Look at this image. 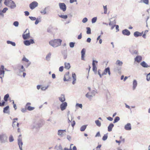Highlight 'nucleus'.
I'll list each match as a JSON object with an SVG mask.
<instances>
[{
    "label": "nucleus",
    "instance_id": "2eb2a0df",
    "mask_svg": "<svg viewBox=\"0 0 150 150\" xmlns=\"http://www.w3.org/2000/svg\"><path fill=\"white\" fill-rule=\"evenodd\" d=\"M122 34L124 35L129 36L130 34V32L127 29L123 30L122 31Z\"/></svg>",
    "mask_w": 150,
    "mask_h": 150
},
{
    "label": "nucleus",
    "instance_id": "4c0bfd02",
    "mask_svg": "<svg viewBox=\"0 0 150 150\" xmlns=\"http://www.w3.org/2000/svg\"><path fill=\"white\" fill-rule=\"evenodd\" d=\"M120 120V118L119 117L117 116L116 117L114 120L113 123H115L117 122L118 121H119Z\"/></svg>",
    "mask_w": 150,
    "mask_h": 150
},
{
    "label": "nucleus",
    "instance_id": "f8f14e48",
    "mask_svg": "<svg viewBox=\"0 0 150 150\" xmlns=\"http://www.w3.org/2000/svg\"><path fill=\"white\" fill-rule=\"evenodd\" d=\"M59 6L60 9L63 11H65L66 10V6L64 3H59Z\"/></svg>",
    "mask_w": 150,
    "mask_h": 150
},
{
    "label": "nucleus",
    "instance_id": "f3484780",
    "mask_svg": "<svg viewBox=\"0 0 150 150\" xmlns=\"http://www.w3.org/2000/svg\"><path fill=\"white\" fill-rule=\"evenodd\" d=\"M49 44L52 47H56V39H54V40L50 41L49 42Z\"/></svg>",
    "mask_w": 150,
    "mask_h": 150
},
{
    "label": "nucleus",
    "instance_id": "ea45409f",
    "mask_svg": "<svg viewBox=\"0 0 150 150\" xmlns=\"http://www.w3.org/2000/svg\"><path fill=\"white\" fill-rule=\"evenodd\" d=\"M108 134H105L102 138V140L103 141L106 140L108 138Z\"/></svg>",
    "mask_w": 150,
    "mask_h": 150
},
{
    "label": "nucleus",
    "instance_id": "a19ab883",
    "mask_svg": "<svg viewBox=\"0 0 150 150\" xmlns=\"http://www.w3.org/2000/svg\"><path fill=\"white\" fill-rule=\"evenodd\" d=\"M9 97V95L8 94H6L4 96V100L6 101H7L8 100V99Z\"/></svg>",
    "mask_w": 150,
    "mask_h": 150
},
{
    "label": "nucleus",
    "instance_id": "a18cd8bd",
    "mask_svg": "<svg viewBox=\"0 0 150 150\" xmlns=\"http://www.w3.org/2000/svg\"><path fill=\"white\" fill-rule=\"evenodd\" d=\"M27 108V109L29 111H31L34 109V108L30 106H28Z\"/></svg>",
    "mask_w": 150,
    "mask_h": 150
},
{
    "label": "nucleus",
    "instance_id": "0eeeda50",
    "mask_svg": "<svg viewBox=\"0 0 150 150\" xmlns=\"http://www.w3.org/2000/svg\"><path fill=\"white\" fill-rule=\"evenodd\" d=\"M8 137L6 134H2L0 135V139L2 142L4 143L7 141Z\"/></svg>",
    "mask_w": 150,
    "mask_h": 150
},
{
    "label": "nucleus",
    "instance_id": "680f3d73",
    "mask_svg": "<svg viewBox=\"0 0 150 150\" xmlns=\"http://www.w3.org/2000/svg\"><path fill=\"white\" fill-rule=\"evenodd\" d=\"M28 63L26 65V68H28L31 64V63L29 61L28 62H27Z\"/></svg>",
    "mask_w": 150,
    "mask_h": 150
},
{
    "label": "nucleus",
    "instance_id": "338daca9",
    "mask_svg": "<svg viewBox=\"0 0 150 150\" xmlns=\"http://www.w3.org/2000/svg\"><path fill=\"white\" fill-rule=\"evenodd\" d=\"M100 135L99 132H98L95 136V137H100Z\"/></svg>",
    "mask_w": 150,
    "mask_h": 150
},
{
    "label": "nucleus",
    "instance_id": "7ed1b4c3",
    "mask_svg": "<svg viewBox=\"0 0 150 150\" xmlns=\"http://www.w3.org/2000/svg\"><path fill=\"white\" fill-rule=\"evenodd\" d=\"M123 64V62L122 61L119 60H117L115 64L118 66L116 67L115 68V71H120L121 69V67L122 65Z\"/></svg>",
    "mask_w": 150,
    "mask_h": 150
},
{
    "label": "nucleus",
    "instance_id": "1a4fd4ad",
    "mask_svg": "<svg viewBox=\"0 0 150 150\" xmlns=\"http://www.w3.org/2000/svg\"><path fill=\"white\" fill-rule=\"evenodd\" d=\"M66 132V130H59L58 131V135L60 137H63L65 135V132Z\"/></svg>",
    "mask_w": 150,
    "mask_h": 150
},
{
    "label": "nucleus",
    "instance_id": "c03bdc74",
    "mask_svg": "<svg viewBox=\"0 0 150 150\" xmlns=\"http://www.w3.org/2000/svg\"><path fill=\"white\" fill-rule=\"evenodd\" d=\"M46 8H45L43 10L41 11L40 13L43 14H45L46 13Z\"/></svg>",
    "mask_w": 150,
    "mask_h": 150
},
{
    "label": "nucleus",
    "instance_id": "69168bd1",
    "mask_svg": "<svg viewBox=\"0 0 150 150\" xmlns=\"http://www.w3.org/2000/svg\"><path fill=\"white\" fill-rule=\"evenodd\" d=\"M72 123H71V126H72L73 127H74V126L75 125V124H76V123H75V121H74V120H73L72 122Z\"/></svg>",
    "mask_w": 150,
    "mask_h": 150
},
{
    "label": "nucleus",
    "instance_id": "49530a36",
    "mask_svg": "<svg viewBox=\"0 0 150 150\" xmlns=\"http://www.w3.org/2000/svg\"><path fill=\"white\" fill-rule=\"evenodd\" d=\"M97 20V17H95L93 18L92 19L91 22L92 23H93L96 22Z\"/></svg>",
    "mask_w": 150,
    "mask_h": 150
},
{
    "label": "nucleus",
    "instance_id": "a211bd4d",
    "mask_svg": "<svg viewBox=\"0 0 150 150\" xmlns=\"http://www.w3.org/2000/svg\"><path fill=\"white\" fill-rule=\"evenodd\" d=\"M143 32L142 33H140L138 31H136L134 32V36L136 37H137L139 36H141L143 34Z\"/></svg>",
    "mask_w": 150,
    "mask_h": 150
},
{
    "label": "nucleus",
    "instance_id": "cd10ccee",
    "mask_svg": "<svg viewBox=\"0 0 150 150\" xmlns=\"http://www.w3.org/2000/svg\"><path fill=\"white\" fill-rule=\"evenodd\" d=\"M109 69L110 68L109 67H108L107 68H105V69L104 72L102 73V75H106L107 73H108V71Z\"/></svg>",
    "mask_w": 150,
    "mask_h": 150
},
{
    "label": "nucleus",
    "instance_id": "c9c22d12",
    "mask_svg": "<svg viewBox=\"0 0 150 150\" xmlns=\"http://www.w3.org/2000/svg\"><path fill=\"white\" fill-rule=\"evenodd\" d=\"M62 40L59 39H57V46H60L61 44Z\"/></svg>",
    "mask_w": 150,
    "mask_h": 150
},
{
    "label": "nucleus",
    "instance_id": "2f4dec72",
    "mask_svg": "<svg viewBox=\"0 0 150 150\" xmlns=\"http://www.w3.org/2000/svg\"><path fill=\"white\" fill-rule=\"evenodd\" d=\"M7 43L8 44H10L13 46H16V43L15 42L9 40L7 41Z\"/></svg>",
    "mask_w": 150,
    "mask_h": 150
},
{
    "label": "nucleus",
    "instance_id": "37998d69",
    "mask_svg": "<svg viewBox=\"0 0 150 150\" xmlns=\"http://www.w3.org/2000/svg\"><path fill=\"white\" fill-rule=\"evenodd\" d=\"M9 141L10 142H13L14 141V139L12 135H11L9 138Z\"/></svg>",
    "mask_w": 150,
    "mask_h": 150
},
{
    "label": "nucleus",
    "instance_id": "9d476101",
    "mask_svg": "<svg viewBox=\"0 0 150 150\" xmlns=\"http://www.w3.org/2000/svg\"><path fill=\"white\" fill-rule=\"evenodd\" d=\"M38 4L37 2L35 1L33 2L29 5L30 8L33 10L38 6Z\"/></svg>",
    "mask_w": 150,
    "mask_h": 150
},
{
    "label": "nucleus",
    "instance_id": "864d4df0",
    "mask_svg": "<svg viewBox=\"0 0 150 150\" xmlns=\"http://www.w3.org/2000/svg\"><path fill=\"white\" fill-rule=\"evenodd\" d=\"M88 21V19L86 18H84L82 20V22L83 23H85L86 22Z\"/></svg>",
    "mask_w": 150,
    "mask_h": 150
},
{
    "label": "nucleus",
    "instance_id": "e2e57ef3",
    "mask_svg": "<svg viewBox=\"0 0 150 150\" xmlns=\"http://www.w3.org/2000/svg\"><path fill=\"white\" fill-rule=\"evenodd\" d=\"M115 26L116 27V29L117 30L116 32L118 31H119L118 25H115Z\"/></svg>",
    "mask_w": 150,
    "mask_h": 150
},
{
    "label": "nucleus",
    "instance_id": "0e129e2a",
    "mask_svg": "<svg viewBox=\"0 0 150 150\" xmlns=\"http://www.w3.org/2000/svg\"><path fill=\"white\" fill-rule=\"evenodd\" d=\"M107 119H108V120L109 121H112L113 119L112 118L110 117H107Z\"/></svg>",
    "mask_w": 150,
    "mask_h": 150
},
{
    "label": "nucleus",
    "instance_id": "13d9d810",
    "mask_svg": "<svg viewBox=\"0 0 150 150\" xmlns=\"http://www.w3.org/2000/svg\"><path fill=\"white\" fill-rule=\"evenodd\" d=\"M29 18L32 21H35L36 20V18L35 17L29 16Z\"/></svg>",
    "mask_w": 150,
    "mask_h": 150
},
{
    "label": "nucleus",
    "instance_id": "c85d7f7f",
    "mask_svg": "<svg viewBox=\"0 0 150 150\" xmlns=\"http://www.w3.org/2000/svg\"><path fill=\"white\" fill-rule=\"evenodd\" d=\"M5 74L4 70H0V78L2 79V78L4 77Z\"/></svg>",
    "mask_w": 150,
    "mask_h": 150
},
{
    "label": "nucleus",
    "instance_id": "412c9836",
    "mask_svg": "<svg viewBox=\"0 0 150 150\" xmlns=\"http://www.w3.org/2000/svg\"><path fill=\"white\" fill-rule=\"evenodd\" d=\"M142 59V57L141 56H137L134 59L135 61L137 62H139Z\"/></svg>",
    "mask_w": 150,
    "mask_h": 150
},
{
    "label": "nucleus",
    "instance_id": "39448f33",
    "mask_svg": "<svg viewBox=\"0 0 150 150\" xmlns=\"http://www.w3.org/2000/svg\"><path fill=\"white\" fill-rule=\"evenodd\" d=\"M40 127V124L39 123L38 121L35 120L31 128L32 129H35L37 130Z\"/></svg>",
    "mask_w": 150,
    "mask_h": 150
},
{
    "label": "nucleus",
    "instance_id": "58836bf2",
    "mask_svg": "<svg viewBox=\"0 0 150 150\" xmlns=\"http://www.w3.org/2000/svg\"><path fill=\"white\" fill-rule=\"evenodd\" d=\"M140 2L146 4H149V0H141Z\"/></svg>",
    "mask_w": 150,
    "mask_h": 150
},
{
    "label": "nucleus",
    "instance_id": "473e14b6",
    "mask_svg": "<svg viewBox=\"0 0 150 150\" xmlns=\"http://www.w3.org/2000/svg\"><path fill=\"white\" fill-rule=\"evenodd\" d=\"M95 123L96 124V125L98 127H100L101 125V123L98 120H95Z\"/></svg>",
    "mask_w": 150,
    "mask_h": 150
},
{
    "label": "nucleus",
    "instance_id": "e433bc0d",
    "mask_svg": "<svg viewBox=\"0 0 150 150\" xmlns=\"http://www.w3.org/2000/svg\"><path fill=\"white\" fill-rule=\"evenodd\" d=\"M86 128V125H84L82 126L80 128V130L81 131L83 132L84 131L85 129Z\"/></svg>",
    "mask_w": 150,
    "mask_h": 150
},
{
    "label": "nucleus",
    "instance_id": "f03ea898",
    "mask_svg": "<svg viewBox=\"0 0 150 150\" xmlns=\"http://www.w3.org/2000/svg\"><path fill=\"white\" fill-rule=\"evenodd\" d=\"M4 3L11 9H14L16 7L15 3L13 1L11 0H5Z\"/></svg>",
    "mask_w": 150,
    "mask_h": 150
},
{
    "label": "nucleus",
    "instance_id": "6ab92c4d",
    "mask_svg": "<svg viewBox=\"0 0 150 150\" xmlns=\"http://www.w3.org/2000/svg\"><path fill=\"white\" fill-rule=\"evenodd\" d=\"M3 112L4 113L9 114V106L8 105L4 108Z\"/></svg>",
    "mask_w": 150,
    "mask_h": 150
},
{
    "label": "nucleus",
    "instance_id": "8fccbe9b",
    "mask_svg": "<svg viewBox=\"0 0 150 150\" xmlns=\"http://www.w3.org/2000/svg\"><path fill=\"white\" fill-rule=\"evenodd\" d=\"M146 77L147 81H149L150 80V72L147 75Z\"/></svg>",
    "mask_w": 150,
    "mask_h": 150
},
{
    "label": "nucleus",
    "instance_id": "bf43d9fd",
    "mask_svg": "<svg viewBox=\"0 0 150 150\" xmlns=\"http://www.w3.org/2000/svg\"><path fill=\"white\" fill-rule=\"evenodd\" d=\"M8 10V8H7L6 7L4 8L1 11L2 12L5 13Z\"/></svg>",
    "mask_w": 150,
    "mask_h": 150
},
{
    "label": "nucleus",
    "instance_id": "72a5a7b5",
    "mask_svg": "<svg viewBox=\"0 0 150 150\" xmlns=\"http://www.w3.org/2000/svg\"><path fill=\"white\" fill-rule=\"evenodd\" d=\"M59 16L62 18L66 19L68 18V16L67 15H63L58 14Z\"/></svg>",
    "mask_w": 150,
    "mask_h": 150
},
{
    "label": "nucleus",
    "instance_id": "aec40b11",
    "mask_svg": "<svg viewBox=\"0 0 150 150\" xmlns=\"http://www.w3.org/2000/svg\"><path fill=\"white\" fill-rule=\"evenodd\" d=\"M72 77L73 79L72 84L74 85L76 83V75L73 72L72 73Z\"/></svg>",
    "mask_w": 150,
    "mask_h": 150
},
{
    "label": "nucleus",
    "instance_id": "9b49d317",
    "mask_svg": "<svg viewBox=\"0 0 150 150\" xmlns=\"http://www.w3.org/2000/svg\"><path fill=\"white\" fill-rule=\"evenodd\" d=\"M24 44L26 46H29L31 44H33L35 43V42L33 39H31L29 40H26L24 41Z\"/></svg>",
    "mask_w": 150,
    "mask_h": 150
},
{
    "label": "nucleus",
    "instance_id": "6e6d98bb",
    "mask_svg": "<svg viewBox=\"0 0 150 150\" xmlns=\"http://www.w3.org/2000/svg\"><path fill=\"white\" fill-rule=\"evenodd\" d=\"M27 108L25 107V108H22L21 109V111L22 112L24 113L26 112Z\"/></svg>",
    "mask_w": 150,
    "mask_h": 150
},
{
    "label": "nucleus",
    "instance_id": "6e6552de",
    "mask_svg": "<svg viewBox=\"0 0 150 150\" xmlns=\"http://www.w3.org/2000/svg\"><path fill=\"white\" fill-rule=\"evenodd\" d=\"M21 137V135H19L18 136V144L20 150H22V146L23 144V143L22 141V139Z\"/></svg>",
    "mask_w": 150,
    "mask_h": 150
},
{
    "label": "nucleus",
    "instance_id": "7c9ffc66",
    "mask_svg": "<svg viewBox=\"0 0 150 150\" xmlns=\"http://www.w3.org/2000/svg\"><path fill=\"white\" fill-rule=\"evenodd\" d=\"M51 55V53L50 52H49L48 54H47L46 57V59L47 61H49L50 59Z\"/></svg>",
    "mask_w": 150,
    "mask_h": 150
},
{
    "label": "nucleus",
    "instance_id": "5701e85b",
    "mask_svg": "<svg viewBox=\"0 0 150 150\" xmlns=\"http://www.w3.org/2000/svg\"><path fill=\"white\" fill-rule=\"evenodd\" d=\"M140 65L144 68H148L149 67L147 64L144 61H143L140 63Z\"/></svg>",
    "mask_w": 150,
    "mask_h": 150
},
{
    "label": "nucleus",
    "instance_id": "4d7b16f0",
    "mask_svg": "<svg viewBox=\"0 0 150 150\" xmlns=\"http://www.w3.org/2000/svg\"><path fill=\"white\" fill-rule=\"evenodd\" d=\"M22 61H25L26 62H28L29 60L28 59H27L25 57H24L22 59Z\"/></svg>",
    "mask_w": 150,
    "mask_h": 150
},
{
    "label": "nucleus",
    "instance_id": "4be33fe9",
    "mask_svg": "<svg viewBox=\"0 0 150 150\" xmlns=\"http://www.w3.org/2000/svg\"><path fill=\"white\" fill-rule=\"evenodd\" d=\"M86 50L84 48H83L81 51V59L82 60H84V56L85 54Z\"/></svg>",
    "mask_w": 150,
    "mask_h": 150
},
{
    "label": "nucleus",
    "instance_id": "393cba45",
    "mask_svg": "<svg viewBox=\"0 0 150 150\" xmlns=\"http://www.w3.org/2000/svg\"><path fill=\"white\" fill-rule=\"evenodd\" d=\"M114 126V125L112 123H110L108 127V131H111L112 130V129L113 127Z\"/></svg>",
    "mask_w": 150,
    "mask_h": 150
},
{
    "label": "nucleus",
    "instance_id": "79ce46f5",
    "mask_svg": "<svg viewBox=\"0 0 150 150\" xmlns=\"http://www.w3.org/2000/svg\"><path fill=\"white\" fill-rule=\"evenodd\" d=\"M87 31L86 33L88 34H91V29L89 27H87L86 28Z\"/></svg>",
    "mask_w": 150,
    "mask_h": 150
},
{
    "label": "nucleus",
    "instance_id": "774afa93",
    "mask_svg": "<svg viewBox=\"0 0 150 150\" xmlns=\"http://www.w3.org/2000/svg\"><path fill=\"white\" fill-rule=\"evenodd\" d=\"M24 13H25V15L26 16H28L29 15V13L28 11H25Z\"/></svg>",
    "mask_w": 150,
    "mask_h": 150
},
{
    "label": "nucleus",
    "instance_id": "de8ad7c7",
    "mask_svg": "<svg viewBox=\"0 0 150 150\" xmlns=\"http://www.w3.org/2000/svg\"><path fill=\"white\" fill-rule=\"evenodd\" d=\"M103 7L104 8V14H106L107 13V6H103Z\"/></svg>",
    "mask_w": 150,
    "mask_h": 150
},
{
    "label": "nucleus",
    "instance_id": "c756f323",
    "mask_svg": "<svg viewBox=\"0 0 150 150\" xmlns=\"http://www.w3.org/2000/svg\"><path fill=\"white\" fill-rule=\"evenodd\" d=\"M92 66H93V71H94L95 73L96 72L97 68L96 67V65L95 64H94L93 63H92Z\"/></svg>",
    "mask_w": 150,
    "mask_h": 150
},
{
    "label": "nucleus",
    "instance_id": "f257e3e1",
    "mask_svg": "<svg viewBox=\"0 0 150 150\" xmlns=\"http://www.w3.org/2000/svg\"><path fill=\"white\" fill-rule=\"evenodd\" d=\"M18 70V72L17 73V75L21 76H22V73H23V77H25L26 75L25 72V69L24 68L23 66L22 65H19L18 66L17 68Z\"/></svg>",
    "mask_w": 150,
    "mask_h": 150
},
{
    "label": "nucleus",
    "instance_id": "bb28decb",
    "mask_svg": "<svg viewBox=\"0 0 150 150\" xmlns=\"http://www.w3.org/2000/svg\"><path fill=\"white\" fill-rule=\"evenodd\" d=\"M71 67L70 64L69 63L65 62L64 63V68L67 69H69Z\"/></svg>",
    "mask_w": 150,
    "mask_h": 150
},
{
    "label": "nucleus",
    "instance_id": "052dcab7",
    "mask_svg": "<svg viewBox=\"0 0 150 150\" xmlns=\"http://www.w3.org/2000/svg\"><path fill=\"white\" fill-rule=\"evenodd\" d=\"M64 67L63 66L60 67L59 69V70L60 71L62 72L63 71Z\"/></svg>",
    "mask_w": 150,
    "mask_h": 150
},
{
    "label": "nucleus",
    "instance_id": "4468645a",
    "mask_svg": "<svg viewBox=\"0 0 150 150\" xmlns=\"http://www.w3.org/2000/svg\"><path fill=\"white\" fill-rule=\"evenodd\" d=\"M69 72H67L65 74L63 80L64 81H70V78L69 76Z\"/></svg>",
    "mask_w": 150,
    "mask_h": 150
},
{
    "label": "nucleus",
    "instance_id": "423d86ee",
    "mask_svg": "<svg viewBox=\"0 0 150 150\" xmlns=\"http://www.w3.org/2000/svg\"><path fill=\"white\" fill-rule=\"evenodd\" d=\"M96 91L93 90L91 92V95H89L90 93H88L86 95V98L89 99H91L96 94Z\"/></svg>",
    "mask_w": 150,
    "mask_h": 150
},
{
    "label": "nucleus",
    "instance_id": "a878e982",
    "mask_svg": "<svg viewBox=\"0 0 150 150\" xmlns=\"http://www.w3.org/2000/svg\"><path fill=\"white\" fill-rule=\"evenodd\" d=\"M59 100L62 102H63L65 100L64 96L63 95H62L59 98Z\"/></svg>",
    "mask_w": 150,
    "mask_h": 150
},
{
    "label": "nucleus",
    "instance_id": "5fc2aeb1",
    "mask_svg": "<svg viewBox=\"0 0 150 150\" xmlns=\"http://www.w3.org/2000/svg\"><path fill=\"white\" fill-rule=\"evenodd\" d=\"M76 107L78 106L81 108H82V105L81 104L77 103L76 104Z\"/></svg>",
    "mask_w": 150,
    "mask_h": 150
},
{
    "label": "nucleus",
    "instance_id": "dca6fc26",
    "mask_svg": "<svg viewBox=\"0 0 150 150\" xmlns=\"http://www.w3.org/2000/svg\"><path fill=\"white\" fill-rule=\"evenodd\" d=\"M125 129L128 131H130L132 129L131 125L130 123H128L124 127Z\"/></svg>",
    "mask_w": 150,
    "mask_h": 150
},
{
    "label": "nucleus",
    "instance_id": "ddd939ff",
    "mask_svg": "<svg viewBox=\"0 0 150 150\" xmlns=\"http://www.w3.org/2000/svg\"><path fill=\"white\" fill-rule=\"evenodd\" d=\"M67 105V103L66 102H64L61 103L60 105V108L62 111L65 110Z\"/></svg>",
    "mask_w": 150,
    "mask_h": 150
},
{
    "label": "nucleus",
    "instance_id": "f704fd0d",
    "mask_svg": "<svg viewBox=\"0 0 150 150\" xmlns=\"http://www.w3.org/2000/svg\"><path fill=\"white\" fill-rule=\"evenodd\" d=\"M35 25L38 24L39 22H40L41 21V19L40 18H36V20H35Z\"/></svg>",
    "mask_w": 150,
    "mask_h": 150
},
{
    "label": "nucleus",
    "instance_id": "20e7f679",
    "mask_svg": "<svg viewBox=\"0 0 150 150\" xmlns=\"http://www.w3.org/2000/svg\"><path fill=\"white\" fill-rule=\"evenodd\" d=\"M22 37L24 40H26L30 38V32L28 29H26L22 35Z\"/></svg>",
    "mask_w": 150,
    "mask_h": 150
},
{
    "label": "nucleus",
    "instance_id": "09e8293b",
    "mask_svg": "<svg viewBox=\"0 0 150 150\" xmlns=\"http://www.w3.org/2000/svg\"><path fill=\"white\" fill-rule=\"evenodd\" d=\"M75 43L74 42H70L69 43V46L71 48H73L74 47Z\"/></svg>",
    "mask_w": 150,
    "mask_h": 150
},
{
    "label": "nucleus",
    "instance_id": "3c124183",
    "mask_svg": "<svg viewBox=\"0 0 150 150\" xmlns=\"http://www.w3.org/2000/svg\"><path fill=\"white\" fill-rule=\"evenodd\" d=\"M13 25L16 27H18L19 25V23L17 21H16L14 22Z\"/></svg>",
    "mask_w": 150,
    "mask_h": 150
},
{
    "label": "nucleus",
    "instance_id": "603ef678",
    "mask_svg": "<svg viewBox=\"0 0 150 150\" xmlns=\"http://www.w3.org/2000/svg\"><path fill=\"white\" fill-rule=\"evenodd\" d=\"M48 86H42L41 87V89L42 91H45L47 88Z\"/></svg>",
    "mask_w": 150,
    "mask_h": 150
},
{
    "label": "nucleus",
    "instance_id": "b1692460",
    "mask_svg": "<svg viewBox=\"0 0 150 150\" xmlns=\"http://www.w3.org/2000/svg\"><path fill=\"white\" fill-rule=\"evenodd\" d=\"M137 85V81L136 80H134L133 82V89L134 90L135 89Z\"/></svg>",
    "mask_w": 150,
    "mask_h": 150
}]
</instances>
